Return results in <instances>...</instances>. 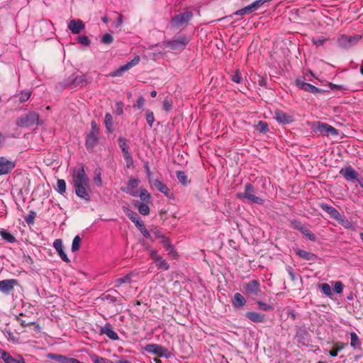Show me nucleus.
<instances>
[{"mask_svg": "<svg viewBox=\"0 0 363 363\" xmlns=\"http://www.w3.org/2000/svg\"><path fill=\"white\" fill-rule=\"evenodd\" d=\"M145 350L148 353L157 354L160 357H169L170 352L165 347L157 344H149L144 347Z\"/></svg>", "mask_w": 363, "mask_h": 363, "instance_id": "423d86ee", "label": "nucleus"}, {"mask_svg": "<svg viewBox=\"0 0 363 363\" xmlns=\"http://www.w3.org/2000/svg\"><path fill=\"white\" fill-rule=\"evenodd\" d=\"M327 40V39L325 38H319V39H313V43L314 45H315L316 46H320L321 45H323L325 41Z\"/></svg>", "mask_w": 363, "mask_h": 363, "instance_id": "680f3d73", "label": "nucleus"}, {"mask_svg": "<svg viewBox=\"0 0 363 363\" xmlns=\"http://www.w3.org/2000/svg\"><path fill=\"white\" fill-rule=\"evenodd\" d=\"M156 264V266L159 269H162L164 270H168L169 268V264L167 262V261L164 259H162V257H157V260L155 262Z\"/></svg>", "mask_w": 363, "mask_h": 363, "instance_id": "c85d7f7f", "label": "nucleus"}, {"mask_svg": "<svg viewBox=\"0 0 363 363\" xmlns=\"http://www.w3.org/2000/svg\"><path fill=\"white\" fill-rule=\"evenodd\" d=\"M189 42V40L186 36L183 35L164 42V45L172 50L181 51L185 48Z\"/></svg>", "mask_w": 363, "mask_h": 363, "instance_id": "20e7f679", "label": "nucleus"}, {"mask_svg": "<svg viewBox=\"0 0 363 363\" xmlns=\"http://www.w3.org/2000/svg\"><path fill=\"white\" fill-rule=\"evenodd\" d=\"M123 156L125 157V160L127 163V166L129 167L130 165L133 164V159L131 157V155L129 151H125V152L123 153Z\"/></svg>", "mask_w": 363, "mask_h": 363, "instance_id": "6e6d98bb", "label": "nucleus"}, {"mask_svg": "<svg viewBox=\"0 0 363 363\" xmlns=\"http://www.w3.org/2000/svg\"><path fill=\"white\" fill-rule=\"evenodd\" d=\"M73 83L77 86H84L90 83V80L87 78L86 75L81 74L75 77Z\"/></svg>", "mask_w": 363, "mask_h": 363, "instance_id": "4be33fe9", "label": "nucleus"}, {"mask_svg": "<svg viewBox=\"0 0 363 363\" xmlns=\"http://www.w3.org/2000/svg\"><path fill=\"white\" fill-rule=\"evenodd\" d=\"M117 106V113L118 115H121L123 112V103L122 102H118L116 104Z\"/></svg>", "mask_w": 363, "mask_h": 363, "instance_id": "338daca9", "label": "nucleus"}, {"mask_svg": "<svg viewBox=\"0 0 363 363\" xmlns=\"http://www.w3.org/2000/svg\"><path fill=\"white\" fill-rule=\"evenodd\" d=\"M342 174L347 181L355 179L357 178L358 173L352 169L351 167H347L345 169H342L340 171Z\"/></svg>", "mask_w": 363, "mask_h": 363, "instance_id": "a211bd4d", "label": "nucleus"}, {"mask_svg": "<svg viewBox=\"0 0 363 363\" xmlns=\"http://www.w3.org/2000/svg\"><path fill=\"white\" fill-rule=\"evenodd\" d=\"M254 193V187L250 184H247L245 186V191L237 194V197L240 199H246L252 203L262 204L264 201L261 198L256 196Z\"/></svg>", "mask_w": 363, "mask_h": 363, "instance_id": "39448f33", "label": "nucleus"}, {"mask_svg": "<svg viewBox=\"0 0 363 363\" xmlns=\"http://www.w3.org/2000/svg\"><path fill=\"white\" fill-rule=\"evenodd\" d=\"M337 43L342 48H349L348 35H342L339 36L337 38Z\"/></svg>", "mask_w": 363, "mask_h": 363, "instance_id": "2f4dec72", "label": "nucleus"}, {"mask_svg": "<svg viewBox=\"0 0 363 363\" xmlns=\"http://www.w3.org/2000/svg\"><path fill=\"white\" fill-rule=\"evenodd\" d=\"M102 300L108 302L113 303L115 301H120L121 297L118 294V293L115 290L108 291L106 293L104 294L101 297Z\"/></svg>", "mask_w": 363, "mask_h": 363, "instance_id": "dca6fc26", "label": "nucleus"}, {"mask_svg": "<svg viewBox=\"0 0 363 363\" xmlns=\"http://www.w3.org/2000/svg\"><path fill=\"white\" fill-rule=\"evenodd\" d=\"M296 254L306 260H313L316 257L314 254L303 250H297Z\"/></svg>", "mask_w": 363, "mask_h": 363, "instance_id": "393cba45", "label": "nucleus"}, {"mask_svg": "<svg viewBox=\"0 0 363 363\" xmlns=\"http://www.w3.org/2000/svg\"><path fill=\"white\" fill-rule=\"evenodd\" d=\"M139 184V180L136 179H130L128 182V186L130 189H135Z\"/></svg>", "mask_w": 363, "mask_h": 363, "instance_id": "5fc2aeb1", "label": "nucleus"}, {"mask_svg": "<svg viewBox=\"0 0 363 363\" xmlns=\"http://www.w3.org/2000/svg\"><path fill=\"white\" fill-rule=\"evenodd\" d=\"M345 347L344 344L342 343H336L333 349L329 352V354L331 357H336L337 356L338 352L342 350Z\"/></svg>", "mask_w": 363, "mask_h": 363, "instance_id": "7c9ffc66", "label": "nucleus"}, {"mask_svg": "<svg viewBox=\"0 0 363 363\" xmlns=\"http://www.w3.org/2000/svg\"><path fill=\"white\" fill-rule=\"evenodd\" d=\"M53 247L55 250L58 252L60 258L65 262L68 263L70 262L69 259L65 254L63 250L62 241L60 239H57L53 242Z\"/></svg>", "mask_w": 363, "mask_h": 363, "instance_id": "2eb2a0df", "label": "nucleus"}, {"mask_svg": "<svg viewBox=\"0 0 363 363\" xmlns=\"http://www.w3.org/2000/svg\"><path fill=\"white\" fill-rule=\"evenodd\" d=\"M274 118L277 122L280 123H289L292 122V116L289 114L281 111H276L274 113Z\"/></svg>", "mask_w": 363, "mask_h": 363, "instance_id": "f3484780", "label": "nucleus"}, {"mask_svg": "<svg viewBox=\"0 0 363 363\" xmlns=\"http://www.w3.org/2000/svg\"><path fill=\"white\" fill-rule=\"evenodd\" d=\"M98 133L91 131L86 138V145L87 148H93L98 142Z\"/></svg>", "mask_w": 363, "mask_h": 363, "instance_id": "aec40b11", "label": "nucleus"}, {"mask_svg": "<svg viewBox=\"0 0 363 363\" xmlns=\"http://www.w3.org/2000/svg\"><path fill=\"white\" fill-rule=\"evenodd\" d=\"M319 287L321 289L322 292L325 295H326L328 296H332V290L328 284H327V283L322 284L319 285Z\"/></svg>", "mask_w": 363, "mask_h": 363, "instance_id": "c9c22d12", "label": "nucleus"}, {"mask_svg": "<svg viewBox=\"0 0 363 363\" xmlns=\"http://www.w3.org/2000/svg\"><path fill=\"white\" fill-rule=\"evenodd\" d=\"M177 177L179 182L182 185L186 186V185H187L190 182V180L188 179V177L185 174L184 172H182V171L177 172Z\"/></svg>", "mask_w": 363, "mask_h": 363, "instance_id": "cd10ccee", "label": "nucleus"}, {"mask_svg": "<svg viewBox=\"0 0 363 363\" xmlns=\"http://www.w3.org/2000/svg\"><path fill=\"white\" fill-rule=\"evenodd\" d=\"M57 191L63 194L66 191V182L64 179H58L57 183Z\"/></svg>", "mask_w": 363, "mask_h": 363, "instance_id": "f704fd0d", "label": "nucleus"}, {"mask_svg": "<svg viewBox=\"0 0 363 363\" xmlns=\"http://www.w3.org/2000/svg\"><path fill=\"white\" fill-rule=\"evenodd\" d=\"M139 196L143 201H148L150 199V194L145 189H141Z\"/></svg>", "mask_w": 363, "mask_h": 363, "instance_id": "58836bf2", "label": "nucleus"}, {"mask_svg": "<svg viewBox=\"0 0 363 363\" xmlns=\"http://www.w3.org/2000/svg\"><path fill=\"white\" fill-rule=\"evenodd\" d=\"M81 238L79 235H76L72 241V251L77 252L79 250L80 247Z\"/></svg>", "mask_w": 363, "mask_h": 363, "instance_id": "72a5a7b5", "label": "nucleus"}, {"mask_svg": "<svg viewBox=\"0 0 363 363\" xmlns=\"http://www.w3.org/2000/svg\"><path fill=\"white\" fill-rule=\"evenodd\" d=\"M119 145L122 149L123 153L125 152V151H128V145L126 143L125 139L120 138L118 139Z\"/></svg>", "mask_w": 363, "mask_h": 363, "instance_id": "09e8293b", "label": "nucleus"}, {"mask_svg": "<svg viewBox=\"0 0 363 363\" xmlns=\"http://www.w3.org/2000/svg\"><path fill=\"white\" fill-rule=\"evenodd\" d=\"M28 331H34L36 333H40V326L36 322H31L30 326L28 328Z\"/></svg>", "mask_w": 363, "mask_h": 363, "instance_id": "37998d69", "label": "nucleus"}, {"mask_svg": "<svg viewBox=\"0 0 363 363\" xmlns=\"http://www.w3.org/2000/svg\"><path fill=\"white\" fill-rule=\"evenodd\" d=\"M351 342L350 345L354 350L360 348V342L359 340V337L354 332H352L350 333Z\"/></svg>", "mask_w": 363, "mask_h": 363, "instance_id": "a878e982", "label": "nucleus"}, {"mask_svg": "<svg viewBox=\"0 0 363 363\" xmlns=\"http://www.w3.org/2000/svg\"><path fill=\"white\" fill-rule=\"evenodd\" d=\"M232 302L234 306L241 307L245 304L246 300H245V297L241 294L236 293V294H235V295L232 299Z\"/></svg>", "mask_w": 363, "mask_h": 363, "instance_id": "5701e85b", "label": "nucleus"}, {"mask_svg": "<svg viewBox=\"0 0 363 363\" xmlns=\"http://www.w3.org/2000/svg\"><path fill=\"white\" fill-rule=\"evenodd\" d=\"M16 125L21 128H26L35 124H43L39 120V115L35 112H28L22 115L16 120Z\"/></svg>", "mask_w": 363, "mask_h": 363, "instance_id": "f03ea898", "label": "nucleus"}, {"mask_svg": "<svg viewBox=\"0 0 363 363\" xmlns=\"http://www.w3.org/2000/svg\"><path fill=\"white\" fill-rule=\"evenodd\" d=\"M0 357L5 363H16V359L6 351L0 350Z\"/></svg>", "mask_w": 363, "mask_h": 363, "instance_id": "bb28decb", "label": "nucleus"}, {"mask_svg": "<svg viewBox=\"0 0 363 363\" xmlns=\"http://www.w3.org/2000/svg\"><path fill=\"white\" fill-rule=\"evenodd\" d=\"M153 186L160 192L163 193L164 195L168 196L170 190L167 187V186L163 184L160 180L155 179L152 182Z\"/></svg>", "mask_w": 363, "mask_h": 363, "instance_id": "412c9836", "label": "nucleus"}, {"mask_svg": "<svg viewBox=\"0 0 363 363\" xmlns=\"http://www.w3.org/2000/svg\"><path fill=\"white\" fill-rule=\"evenodd\" d=\"M299 230L306 237H308L311 240L315 241V236L306 227H301L299 228Z\"/></svg>", "mask_w": 363, "mask_h": 363, "instance_id": "e433bc0d", "label": "nucleus"}, {"mask_svg": "<svg viewBox=\"0 0 363 363\" xmlns=\"http://www.w3.org/2000/svg\"><path fill=\"white\" fill-rule=\"evenodd\" d=\"M160 238H161V242L163 244V245L165 248L167 247L168 245H171L169 240L167 238H165L164 235H161Z\"/></svg>", "mask_w": 363, "mask_h": 363, "instance_id": "0e129e2a", "label": "nucleus"}, {"mask_svg": "<svg viewBox=\"0 0 363 363\" xmlns=\"http://www.w3.org/2000/svg\"><path fill=\"white\" fill-rule=\"evenodd\" d=\"M85 26L81 20L72 19L68 23V28L73 34H79Z\"/></svg>", "mask_w": 363, "mask_h": 363, "instance_id": "ddd939ff", "label": "nucleus"}, {"mask_svg": "<svg viewBox=\"0 0 363 363\" xmlns=\"http://www.w3.org/2000/svg\"><path fill=\"white\" fill-rule=\"evenodd\" d=\"M138 211L143 216H147L150 213L149 206L145 203H140L138 206Z\"/></svg>", "mask_w": 363, "mask_h": 363, "instance_id": "a19ab883", "label": "nucleus"}, {"mask_svg": "<svg viewBox=\"0 0 363 363\" xmlns=\"http://www.w3.org/2000/svg\"><path fill=\"white\" fill-rule=\"evenodd\" d=\"M127 216L135 224L138 228L144 224L143 222L139 219V217L136 213L127 209Z\"/></svg>", "mask_w": 363, "mask_h": 363, "instance_id": "b1692460", "label": "nucleus"}, {"mask_svg": "<svg viewBox=\"0 0 363 363\" xmlns=\"http://www.w3.org/2000/svg\"><path fill=\"white\" fill-rule=\"evenodd\" d=\"M138 229L140 230L141 233L143 235V236H145L147 238L151 239V235H150V233L148 232V230L145 228L144 224L142 225L141 227H139Z\"/></svg>", "mask_w": 363, "mask_h": 363, "instance_id": "bf43d9fd", "label": "nucleus"}, {"mask_svg": "<svg viewBox=\"0 0 363 363\" xmlns=\"http://www.w3.org/2000/svg\"><path fill=\"white\" fill-rule=\"evenodd\" d=\"M296 84L299 89H303L308 92L317 94V93H321L323 91L322 89H320L315 87V86L308 84L306 82H304L300 79H297L296 81Z\"/></svg>", "mask_w": 363, "mask_h": 363, "instance_id": "f8f14e48", "label": "nucleus"}, {"mask_svg": "<svg viewBox=\"0 0 363 363\" xmlns=\"http://www.w3.org/2000/svg\"><path fill=\"white\" fill-rule=\"evenodd\" d=\"M150 253L151 257L154 259L155 262L157 260V257H161L157 255V251H155V250H150Z\"/></svg>", "mask_w": 363, "mask_h": 363, "instance_id": "774afa93", "label": "nucleus"}, {"mask_svg": "<svg viewBox=\"0 0 363 363\" xmlns=\"http://www.w3.org/2000/svg\"><path fill=\"white\" fill-rule=\"evenodd\" d=\"M105 123L106 128L109 132L111 131L112 125H113V118L110 113H106L105 116Z\"/></svg>", "mask_w": 363, "mask_h": 363, "instance_id": "4c0bfd02", "label": "nucleus"}, {"mask_svg": "<svg viewBox=\"0 0 363 363\" xmlns=\"http://www.w3.org/2000/svg\"><path fill=\"white\" fill-rule=\"evenodd\" d=\"M18 284L16 279H4L0 281V291L4 294H8Z\"/></svg>", "mask_w": 363, "mask_h": 363, "instance_id": "9d476101", "label": "nucleus"}, {"mask_svg": "<svg viewBox=\"0 0 363 363\" xmlns=\"http://www.w3.org/2000/svg\"><path fill=\"white\" fill-rule=\"evenodd\" d=\"M253 11L252 10V9L250 8V5L242 9H240L238 11H237L235 14V15H240V16H242V15H245L246 13H250L251 12H252Z\"/></svg>", "mask_w": 363, "mask_h": 363, "instance_id": "8fccbe9b", "label": "nucleus"}, {"mask_svg": "<svg viewBox=\"0 0 363 363\" xmlns=\"http://www.w3.org/2000/svg\"><path fill=\"white\" fill-rule=\"evenodd\" d=\"M72 179L76 194L86 201H89V179L85 173L83 165L73 170Z\"/></svg>", "mask_w": 363, "mask_h": 363, "instance_id": "f257e3e1", "label": "nucleus"}, {"mask_svg": "<svg viewBox=\"0 0 363 363\" xmlns=\"http://www.w3.org/2000/svg\"><path fill=\"white\" fill-rule=\"evenodd\" d=\"M193 17V13L190 11H184V12L175 15L172 18L171 24L173 28H178L183 25L188 23Z\"/></svg>", "mask_w": 363, "mask_h": 363, "instance_id": "7ed1b4c3", "label": "nucleus"}, {"mask_svg": "<svg viewBox=\"0 0 363 363\" xmlns=\"http://www.w3.org/2000/svg\"><path fill=\"white\" fill-rule=\"evenodd\" d=\"M99 333L101 335H106L112 340H117L119 339L118 334L112 329L110 323H106L104 326L100 328Z\"/></svg>", "mask_w": 363, "mask_h": 363, "instance_id": "9b49d317", "label": "nucleus"}, {"mask_svg": "<svg viewBox=\"0 0 363 363\" xmlns=\"http://www.w3.org/2000/svg\"><path fill=\"white\" fill-rule=\"evenodd\" d=\"M146 120L148 123V125L152 127V124L155 121L154 114L153 112L150 111H147V116H146Z\"/></svg>", "mask_w": 363, "mask_h": 363, "instance_id": "3c124183", "label": "nucleus"}, {"mask_svg": "<svg viewBox=\"0 0 363 363\" xmlns=\"http://www.w3.org/2000/svg\"><path fill=\"white\" fill-rule=\"evenodd\" d=\"M232 80L237 84H240L242 82V76L239 69H237L232 76Z\"/></svg>", "mask_w": 363, "mask_h": 363, "instance_id": "49530a36", "label": "nucleus"}, {"mask_svg": "<svg viewBox=\"0 0 363 363\" xmlns=\"http://www.w3.org/2000/svg\"><path fill=\"white\" fill-rule=\"evenodd\" d=\"M258 304H259V308L262 309L264 311H268V310L272 309V307L266 303L259 302Z\"/></svg>", "mask_w": 363, "mask_h": 363, "instance_id": "69168bd1", "label": "nucleus"}, {"mask_svg": "<svg viewBox=\"0 0 363 363\" xmlns=\"http://www.w3.org/2000/svg\"><path fill=\"white\" fill-rule=\"evenodd\" d=\"M91 359L94 363H113L112 361H111L108 359L99 357L96 354L91 355Z\"/></svg>", "mask_w": 363, "mask_h": 363, "instance_id": "473e14b6", "label": "nucleus"}, {"mask_svg": "<svg viewBox=\"0 0 363 363\" xmlns=\"http://www.w3.org/2000/svg\"><path fill=\"white\" fill-rule=\"evenodd\" d=\"M130 276L129 274L125 276L124 277L120 278L117 280V281L120 284L130 282Z\"/></svg>", "mask_w": 363, "mask_h": 363, "instance_id": "e2e57ef3", "label": "nucleus"}, {"mask_svg": "<svg viewBox=\"0 0 363 363\" xmlns=\"http://www.w3.org/2000/svg\"><path fill=\"white\" fill-rule=\"evenodd\" d=\"M0 235L4 240L9 242H13L16 240L13 235L4 229L0 230Z\"/></svg>", "mask_w": 363, "mask_h": 363, "instance_id": "c756f323", "label": "nucleus"}, {"mask_svg": "<svg viewBox=\"0 0 363 363\" xmlns=\"http://www.w3.org/2000/svg\"><path fill=\"white\" fill-rule=\"evenodd\" d=\"M334 291L338 294H340L342 293L343 291V284L340 281H336L334 286Z\"/></svg>", "mask_w": 363, "mask_h": 363, "instance_id": "4d7b16f0", "label": "nucleus"}, {"mask_svg": "<svg viewBox=\"0 0 363 363\" xmlns=\"http://www.w3.org/2000/svg\"><path fill=\"white\" fill-rule=\"evenodd\" d=\"M101 41L104 44H111L113 41V38L111 35L106 33L103 35Z\"/></svg>", "mask_w": 363, "mask_h": 363, "instance_id": "603ef678", "label": "nucleus"}, {"mask_svg": "<svg viewBox=\"0 0 363 363\" xmlns=\"http://www.w3.org/2000/svg\"><path fill=\"white\" fill-rule=\"evenodd\" d=\"M30 94H31V92L30 91H22L20 94V97H19L20 101L21 102L26 101L27 100L29 99Z\"/></svg>", "mask_w": 363, "mask_h": 363, "instance_id": "a18cd8bd", "label": "nucleus"}, {"mask_svg": "<svg viewBox=\"0 0 363 363\" xmlns=\"http://www.w3.org/2000/svg\"><path fill=\"white\" fill-rule=\"evenodd\" d=\"M264 1H263V0H257L255 2H253L252 4H251L250 5V6L252 9V10L254 11L257 10L261 5H262L264 4Z\"/></svg>", "mask_w": 363, "mask_h": 363, "instance_id": "13d9d810", "label": "nucleus"}, {"mask_svg": "<svg viewBox=\"0 0 363 363\" xmlns=\"http://www.w3.org/2000/svg\"><path fill=\"white\" fill-rule=\"evenodd\" d=\"M165 249L172 258L176 259L177 257V253L172 245H168Z\"/></svg>", "mask_w": 363, "mask_h": 363, "instance_id": "de8ad7c7", "label": "nucleus"}, {"mask_svg": "<svg viewBox=\"0 0 363 363\" xmlns=\"http://www.w3.org/2000/svg\"><path fill=\"white\" fill-rule=\"evenodd\" d=\"M144 104H145V99L143 96H140L138 99L136 104L134 105V107H136L139 109L142 108L143 106H144Z\"/></svg>", "mask_w": 363, "mask_h": 363, "instance_id": "052dcab7", "label": "nucleus"}, {"mask_svg": "<svg viewBox=\"0 0 363 363\" xmlns=\"http://www.w3.org/2000/svg\"><path fill=\"white\" fill-rule=\"evenodd\" d=\"M245 293L257 296L260 293L259 283L257 280H251L247 282L244 286Z\"/></svg>", "mask_w": 363, "mask_h": 363, "instance_id": "1a4fd4ad", "label": "nucleus"}, {"mask_svg": "<svg viewBox=\"0 0 363 363\" xmlns=\"http://www.w3.org/2000/svg\"><path fill=\"white\" fill-rule=\"evenodd\" d=\"M15 164L13 162L4 158H0V175L7 174L14 167Z\"/></svg>", "mask_w": 363, "mask_h": 363, "instance_id": "4468645a", "label": "nucleus"}, {"mask_svg": "<svg viewBox=\"0 0 363 363\" xmlns=\"http://www.w3.org/2000/svg\"><path fill=\"white\" fill-rule=\"evenodd\" d=\"M257 129L261 133H265L268 130L267 123L264 121H259L257 125Z\"/></svg>", "mask_w": 363, "mask_h": 363, "instance_id": "c03bdc74", "label": "nucleus"}, {"mask_svg": "<svg viewBox=\"0 0 363 363\" xmlns=\"http://www.w3.org/2000/svg\"><path fill=\"white\" fill-rule=\"evenodd\" d=\"M320 206L323 210L326 211L332 218L337 220H340V214L335 208L330 206L325 203H321Z\"/></svg>", "mask_w": 363, "mask_h": 363, "instance_id": "6ab92c4d", "label": "nucleus"}, {"mask_svg": "<svg viewBox=\"0 0 363 363\" xmlns=\"http://www.w3.org/2000/svg\"><path fill=\"white\" fill-rule=\"evenodd\" d=\"M140 60V56H135L130 62H128L125 65L121 66L120 68L116 69L110 74V76L115 77H121L123 74V73L128 70H129L133 67L137 65Z\"/></svg>", "mask_w": 363, "mask_h": 363, "instance_id": "0eeeda50", "label": "nucleus"}, {"mask_svg": "<svg viewBox=\"0 0 363 363\" xmlns=\"http://www.w3.org/2000/svg\"><path fill=\"white\" fill-rule=\"evenodd\" d=\"M362 36L361 35H354V36H349L348 35V43H349V47L353 45H355L360 39H361Z\"/></svg>", "mask_w": 363, "mask_h": 363, "instance_id": "79ce46f5", "label": "nucleus"}, {"mask_svg": "<svg viewBox=\"0 0 363 363\" xmlns=\"http://www.w3.org/2000/svg\"><path fill=\"white\" fill-rule=\"evenodd\" d=\"M315 129L318 130L322 135H337L338 134L337 130L333 126L323 123H317L315 125Z\"/></svg>", "mask_w": 363, "mask_h": 363, "instance_id": "6e6552de", "label": "nucleus"}, {"mask_svg": "<svg viewBox=\"0 0 363 363\" xmlns=\"http://www.w3.org/2000/svg\"><path fill=\"white\" fill-rule=\"evenodd\" d=\"M77 40L79 43H80L84 46H89L91 43V41L89 40L88 37L86 35L78 36L77 38Z\"/></svg>", "mask_w": 363, "mask_h": 363, "instance_id": "ea45409f", "label": "nucleus"}, {"mask_svg": "<svg viewBox=\"0 0 363 363\" xmlns=\"http://www.w3.org/2000/svg\"><path fill=\"white\" fill-rule=\"evenodd\" d=\"M172 108V102L168 99H165L163 101V109L166 111H169Z\"/></svg>", "mask_w": 363, "mask_h": 363, "instance_id": "864d4df0", "label": "nucleus"}]
</instances>
